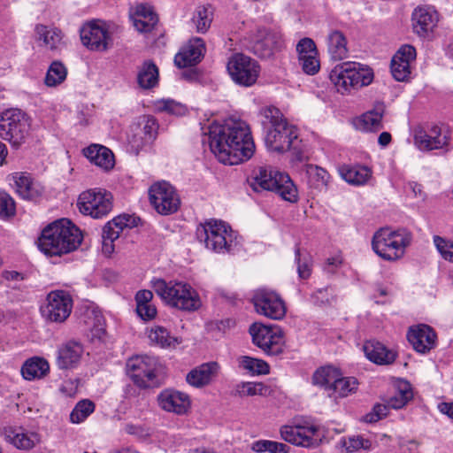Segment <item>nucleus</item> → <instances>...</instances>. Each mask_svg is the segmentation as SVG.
Wrapping results in <instances>:
<instances>
[{
    "label": "nucleus",
    "instance_id": "nucleus-25",
    "mask_svg": "<svg viewBox=\"0 0 453 453\" xmlns=\"http://www.w3.org/2000/svg\"><path fill=\"white\" fill-rule=\"evenodd\" d=\"M84 352L83 346L76 341H67L60 344L57 350L56 365L60 370L76 368Z\"/></svg>",
    "mask_w": 453,
    "mask_h": 453
},
{
    "label": "nucleus",
    "instance_id": "nucleus-51",
    "mask_svg": "<svg viewBox=\"0 0 453 453\" xmlns=\"http://www.w3.org/2000/svg\"><path fill=\"white\" fill-rule=\"evenodd\" d=\"M137 127H140V130L144 134L145 140L152 142L156 138L158 124L154 117L143 116Z\"/></svg>",
    "mask_w": 453,
    "mask_h": 453
},
{
    "label": "nucleus",
    "instance_id": "nucleus-42",
    "mask_svg": "<svg viewBox=\"0 0 453 453\" xmlns=\"http://www.w3.org/2000/svg\"><path fill=\"white\" fill-rule=\"evenodd\" d=\"M50 370L48 362L41 357H34L27 360L21 368L24 379L32 380L45 376Z\"/></svg>",
    "mask_w": 453,
    "mask_h": 453
},
{
    "label": "nucleus",
    "instance_id": "nucleus-50",
    "mask_svg": "<svg viewBox=\"0 0 453 453\" xmlns=\"http://www.w3.org/2000/svg\"><path fill=\"white\" fill-rule=\"evenodd\" d=\"M341 444L347 452H354L360 449L368 450L372 448V442L361 436H350L348 438H342L341 440Z\"/></svg>",
    "mask_w": 453,
    "mask_h": 453
},
{
    "label": "nucleus",
    "instance_id": "nucleus-47",
    "mask_svg": "<svg viewBox=\"0 0 453 453\" xmlns=\"http://www.w3.org/2000/svg\"><path fill=\"white\" fill-rule=\"evenodd\" d=\"M250 449L256 453H289L290 447L287 444L271 440H257L252 442Z\"/></svg>",
    "mask_w": 453,
    "mask_h": 453
},
{
    "label": "nucleus",
    "instance_id": "nucleus-41",
    "mask_svg": "<svg viewBox=\"0 0 453 453\" xmlns=\"http://www.w3.org/2000/svg\"><path fill=\"white\" fill-rule=\"evenodd\" d=\"M412 397L411 384L406 380H400L396 385L395 392L386 400V403L391 409L398 410L404 407Z\"/></svg>",
    "mask_w": 453,
    "mask_h": 453
},
{
    "label": "nucleus",
    "instance_id": "nucleus-60",
    "mask_svg": "<svg viewBox=\"0 0 453 453\" xmlns=\"http://www.w3.org/2000/svg\"><path fill=\"white\" fill-rule=\"evenodd\" d=\"M391 409L388 403H378L373 407L372 412L366 416V421L368 422H376L379 419L385 418L388 410Z\"/></svg>",
    "mask_w": 453,
    "mask_h": 453
},
{
    "label": "nucleus",
    "instance_id": "nucleus-38",
    "mask_svg": "<svg viewBox=\"0 0 453 453\" xmlns=\"http://www.w3.org/2000/svg\"><path fill=\"white\" fill-rule=\"evenodd\" d=\"M148 338L151 344L163 349L175 348L181 342V340L173 335L167 328L157 325L148 330Z\"/></svg>",
    "mask_w": 453,
    "mask_h": 453
},
{
    "label": "nucleus",
    "instance_id": "nucleus-36",
    "mask_svg": "<svg viewBox=\"0 0 453 453\" xmlns=\"http://www.w3.org/2000/svg\"><path fill=\"white\" fill-rule=\"evenodd\" d=\"M338 171L345 181L355 186L366 184L372 175L371 168L361 165H343Z\"/></svg>",
    "mask_w": 453,
    "mask_h": 453
},
{
    "label": "nucleus",
    "instance_id": "nucleus-56",
    "mask_svg": "<svg viewBox=\"0 0 453 453\" xmlns=\"http://www.w3.org/2000/svg\"><path fill=\"white\" fill-rule=\"evenodd\" d=\"M150 140L144 139V134L140 130V127H134L132 134L128 136V143L133 151L136 154L147 144L150 143Z\"/></svg>",
    "mask_w": 453,
    "mask_h": 453
},
{
    "label": "nucleus",
    "instance_id": "nucleus-14",
    "mask_svg": "<svg viewBox=\"0 0 453 453\" xmlns=\"http://www.w3.org/2000/svg\"><path fill=\"white\" fill-rule=\"evenodd\" d=\"M253 343L265 354L278 356L284 350L283 334L280 327L253 323L249 329Z\"/></svg>",
    "mask_w": 453,
    "mask_h": 453
},
{
    "label": "nucleus",
    "instance_id": "nucleus-61",
    "mask_svg": "<svg viewBox=\"0 0 453 453\" xmlns=\"http://www.w3.org/2000/svg\"><path fill=\"white\" fill-rule=\"evenodd\" d=\"M136 312L142 319L151 320L157 315V309L156 306L150 303L144 305H137Z\"/></svg>",
    "mask_w": 453,
    "mask_h": 453
},
{
    "label": "nucleus",
    "instance_id": "nucleus-43",
    "mask_svg": "<svg viewBox=\"0 0 453 453\" xmlns=\"http://www.w3.org/2000/svg\"><path fill=\"white\" fill-rule=\"evenodd\" d=\"M137 82L142 88L150 89L157 85L158 68L148 60L145 61L138 70Z\"/></svg>",
    "mask_w": 453,
    "mask_h": 453
},
{
    "label": "nucleus",
    "instance_id": "nucleus-27",
    "mask_svg": "<svg viewBox=\"0 0 453 453\" xmlns=\"http://www.w3.org/2000/svg\"><path fill=\"white\" fill-rule=\"evenodd\" d=\"M205 52L203 39L194 37L184 45L174 57V64L179 68L192 66L199 63Z\"/></svg>",
    "mask_w": 453,
    "mask_h": 453
},
{
    "label": "nucleus",
    "instance_id": "nucleus-16",
    "mask_svg": "<svg viewBox=\"0 0 453 453\" xmlns=\"http://www.w3.org/2000/svg\"><path fill=\"white\" fill-rule=\"evenodd\" d=\"M73 299L64 290H54L47 295L45 303L41 306V313L50 322L62 323L71 314Z\"/></svg>",
    "mask_w": 453,
    "mask_h": 453
},
{
    "label": "nucleus",
    "instance_id": "nucleus-44",
    "mask_svg": "<svg viewBox=\"0 0 453 453\" xmlns=\"http://www.w3.org/2000/svg\"><path fill=\"white\" fill-rule=\"evenodd\" d=\"M308 184L311 188L322 190L326 188L329 181V173L318 165H309L306 170Z\"/></svg>",
    "mask_w": 453,
    "mask_h": 453
},
{
    "label": "nucleus",
    "instance_id": "nucleus-30",
    "mask_svg": "<svg viewBox=\"0 0 453 453\" xmlns=\"http://www.w3.org/2000/svg\"><path fill=\"white\" fill-rule=\"evenodd\" d=\"M12 180L17 194L23 199L35 200L40 197L44 192V188L41 183L34 180L28 173H14L12 174Z\"/></svg>",
    "mask_w": 453,
    "mask_h": 453
},
{
    "label": "nucleus",
    "instance_id": "nucleus-19",
    "mask_svg": "<svg viewBox=\"0 0 453 453\" xmlns=\"http://www.w3.org/2000/svg\"><path fill=\"white\" fill-rule=\"evenodd\" d=\"M137 226V219L128 214H122L109 221L103 228V252L110 255L114 250L113 242L125 228H132Z\"/></svg>",
    "mask_w": 453,
    "mask_h": 453
},
{
    "label": "nucleus",
    "instance_id": "nucleus-13",
    "mask_svg": "<svg viewBox=\"0 0 453 453\" xmlns=\"http://www.w3.org/2000/svg\"><path fill=\"white\" fill-rule=\"evenodd\" d=\"M227 72L233 81L242 87L254 85L260 73V65L249 56L236 53L227 62Z\"/></svg>",
    "mask_w": 453,
    "mask_h": 453
},
{
    "label": "nucleus",
    "instance_id": "nucleus-62",
    "mask_svg": "<svg viewBox=\"0 0 453 453\" xmlns=\"http://www.w3.org/2000/svg\"><path fill=\"white\" fill-rule=\"evenodd\" d=\"M134 299L136 306L150 303L153 299V293L148 289L139 290L136 293Z\"/></svg>",
    "mask_w": 453,
    "mask_h": 453
},
{
    "label": "nucleus",
    "instance_id": "nucleus-55",
    "mask_svg": "<svg viewBox=\"0 0 453 453\" xmlns=\"http://www.w3.org/2000/svg\"><path fill=\"white\" fill-rule=\"evenodd\" d=\"M434 243L442 258L453 263V242L441 236H434Z\"/></svg>",
    "mask_w": 453,
    "mask_h": 453
},
{
    "label": "nucleus",
    "instance_id": "nucleus-34",
    "mask_svg": "<svg viewBox=\"0 0 453 453\" xmlns=\"http://www.w3.org/2000/svg\"><path fill=\"white\" fill-rule=\"evenodd\" d=\"M83 154L91 163L105 171H109L114 166L113 153L103 145L91 144L83 150Z\"/></svg>",
    "mask_w": 453,
    "mask_h": 453
},
{
    "label": "nucleus",
    "instance_id": "nucleus-57",
    "mask_svg": "<svg viewBox=\"0 0 453 453\" xmlns=\"http://www.w3.org/2000/svg\"><path fill=\"white\" fill-rule=\"evenodd\" d=\"M15 202L12 197L5 192H0V218H10L15 214Z\"/></svg>",
    "mask_w": 453,
    "mask_h": 453
},
{
    "label": "nucleus",
    "instance_id": "nucleus-26",
    "mask_svg": "<svg viewBox=\"0 0 453 453\" xmlns=\"http://www.w3.org/2000/svg\"><path fill=\"white\" fill-rule=\"evenodd\" d=\"M284 46L280 34L259 29L253 45L254 53L261 58H270Z\"/></svg>",
    "mask_w": 453,
    "mask_h": 453
},
{
    "label": "nucleus",
    "instance_id": "nucleus-4",
    "mask_svg": "<svg viewBox=\"0 0 453 453\" xmlns=\"http://www.w3.org/2000/svg\"><path fill=\"white\" fill-rule=\"evenodd\" d=\"M153 291L169 306L193 311L201 306V300L196 291L188 283L182 281H166L154 278L150 281Z\"/></svg>",
    "mask_w": 453,
    "mask_h": 453
},
{
    "label": "nucleus",
    "instance_id": "nucleus-39",
    "mask_svg": "<svg viewBox=\"0 0 453 453\" xmlns=\"http://www.w3.org/2000/svg\"><path fill=\"white\" fill-rule=\"evenodd\" d=\"M359 382L355 377H342V374L338 377L333 389L328 395L334 402L339 399L348 397L357 393Z\"/></svg>",
    "mask_w": 453,
    "mask_h": 453
},
{
    "label": "nucleus",
    "instance_id": "nucleus-63",
    "mask_svg": "<svg viewBox=\"0 0 453 453\" xmlns=\"http://www.w3.org/2000/svg\"><path fill=\"white\" fill-rule=\"evenodd\" d=\"M78 389V382L76 380H68L64 381L60 388V391L67 395V396H73L77 393Z\"/></svg>",
    "mask_w": 453,
    "mask_h": 453
},
{
    "label": "nucleus",
    "instance_id": "nucleus-58",
    "mask_svg": "<svg viewBox=\"0 0 453 453\" xmlns=\"http://www.w3.org/2000/svg\"><path fill=\"white\" fill-rule=\"evenodd\" d=\"M295 260L297 264V273L301 279H308L311 274V264L306 257L302 258L300 250L295 251Z\"/></svg>",
    "mask_w": 453,
    "mask_h": 453
},
{
    "label": "nucleus",
    "instance_id": "nucleus-45",
    "mask_svg": "<svg viewBox=\"0 0 453 453\" xmlns=\"http://www.w3.org/2000/svg\"><path fill=\"white\" fill-rule=\"evenodd\" d=\"M238 365L252 375L267 374L270 372L269 365L265 361L248 356L240 357Z\"/></svg>",
    "mask_w": 453,
    "mask_h": 453
},
{
    "label": "nucleus",
    "instance_id": "nucleus-2",
    "mask_svg": "<svg viewBox=\"0 0 453 453\" xmlns=\"http://www.w3.org/2000/svg\"><path fill=\"white\" fill-rule=\"evenodd\" d=\"M80 229L66 219L56 220L45 226L38 238V249L47 257H62L81 245Z\"/></svg>",
    "mask_w": 453,
    "mask_h": 453
},
{
    "label": "nucleus",
    "instance_id": "nucleus-17",
    "mask_svg": "<svg viewBox=\"0 0 453 453\" xmlns=\"http://www.w3.org/2000/svg\"><path fill=\"white\" fill-rule=\"evenodd\" d=\"M80 35L82 44L89 50L103 52L112 46L108 27L100 20L84 24L80 29Z\"/></svg>",
    "mask_w": 453,
    "mask_h": 453
},
{
    "label": "nucleus",
    "instance_id": "nucleus-33",
    "mask_svg": "<svg viewBox=\"0 0 453 453\" xmlns=\"http://www.w3.org/2000/svg\"><path fill=\"white\" fill-rule=\"evenodd\" d=\"M4 434L9 443L22 450L31 449L40 441L39 435L36 433L24 432L22 428L6 427Z\"/></svg>",
    "mask_w": 453,
    "mask_h": 453
},
{
    "label": "nucleus",
    "instance_id": "nucleus-53",
    "mask_svg": "<svg viewBox=\"0 0 453 453\" xmlns=\"http://www.w3.org/2000/svg\"><path fill=\"white\" fill-rule=\"evenodd\" d=\"M265 387L262 383L257 382H242L235 388L236 395L239 396H252L263 395Z\"/></svg>",
    "mask_w": 453,
    "mask_h": 453
},
{
    "label": "nucleus",
    "instance_id": "nucleus-23",
    "mask_svg": "<svg viewBox=\"0 0 453 453\" xmlns=\"http://www.w3.org/2000/svg\"><path fill=\"white\" fill-rule=\"evenodd\" d=\"M411 20L414 33L419 37H426L437 27L439 14L432 6H418L414 9Z\"/></svg>",
    "mask_w": 453,
    "mask_h": 453
},
{
    "label": "nucleus",
    "instance_id": "nucleus-6",
    "mask_svg": "<svg viewBox=\"0 0 453 453\" xmlns=\"http://www.w3.org/2000/svg\"><path fill=\"white\" fill-rule=\"evenodd\" d=\"M250 185L256 192L273 191L290 203H296L298 200L297 188L290 177L272 167H259L250 180Z\"/></svg>",
    "mask_w": 453,
    "mask_h": 453
},
{
    "label": "nucleus",
    "instance_id": "nucleus-37",
    "mask_svg": "<svg viewBox=\"0 0 453 453\" xmlns=\"http://www.w3.org/2000/svg\"><path fill=\"white\" fill-rule=\"evenodd\" d=\"M326 43L332 59L342 60L348 57L347 39L342 31L331 30L327 35Z\"/></svg>",
    "mask_w": 453,
    "mask_h": 453
},
{
    "label": "nucleus",
    "instance_id": "nucleus-10",
    "mask_svg": "<svg viewBox=\"0 0 453 453\" xmlns=\"http://www.w3.org/2000/svg\"><path fill=\"white\" fill-rule=\"evenodd\" d=\"M281 440L292 445L303 448H316L320 445L323 434L319 426L301 421L295 418L289 423L279 428Z\"/></svg>",
    "mask_w": 453,
    "mask_h": 453
},
{
    "label": "nucleus",
    "instance_id": "nucleus-3",
    "mask_svg": "<svg viewBox=\"0 0 453 453\" xmlns=\"http://www.w3.org/2000/svg\"><path fill=\"white\" fill-rule=\"evenodd\" d=\"M260 115L271 124L265 138L268 150L280 153L289 150L298 138L296 127L289 124L274 106L262 108Z\"/></svg>",
    "mask_w": 453,
    "mask_h": 453
},
{
    "label": "nucleus",
    "instance_id": "nucleus-5",
    "mask_svg": "<svg viewBox=\"0 0 453 453\" xmlns=\"http://www.w3.org/2000/svg\"><path fill=\"white\" fill-rule=\"evenodd\" d=\"M411 241V234L404 228L393 230L389 227H382L374 233L372 248L380 257L392 262L404 256Z\"/></svg>",
    "mask_w": 453,
    "mask_h": 453
},
{
    "label": "nucleus",
    "instance_id": "nucleus-18",
    "mask_svg": "<svg viewBox=\"0 0 453 453\" xmlns=\"http://www.w3.org/2000/svg\"><path fill=\"white\" fill-rule=\"evenodd\" d=\"M252 302L256 311L268 319L280 320L286 315L285 302L274 291L258 289L255 292Z\"/></svg>",
    "mask_w": 453,
    "mask_h": 453
},
{
    "label": "nucleus",
    "instance_id": "nucleus-15",
    "mask_svg": "<svg viewBox=\"0 0 453 453\" xmlns=\"http://www.w3.org/2000/svg\"><path fill=\"white\" fill-rule=\"evenodd\" d=\"M150 202L162 215H169L178 211L180 199L175 188L167 181H157L149 188Z\"/></svg>",
    "mask_w": 453,
    "mask_h": 453
},
{
    "label": "nucleus",
    "instance_id": "nucleus-52",
    "mask_svg": "<svg viewBox=\"0 0 453 453\" xmlns=\"http://www.w3.org/2000/svg\"><path fill=\"white\" fill-rule=\"evenodd\" d=\"M296 52L298 55V63L311 56L319 55L315 42L308 37H304L297 42Z\"/></svg>",
    "mask_w": 453,
    "mask_h": 453
},
{
    "label": "nucleus",
    "instance_id": "nucleus-24",
    "mask_svg": "<svg viewBox=\"0 0 453 453\" xmlns=\"http://www.w3.org/2000/svg\"><path fill=\"white\" fill-rule=\"evenodd\" d=\"M436 334L428 325L419 324L411 326L407 333V339L413 349L422 354L429 352L436 345Z\"/></svg>",
    "mask_w": 453,
    "mask_h": 453
},
{
    "label": "nucleus",
    "instance_id": "nucleus-28",
    "mask_svg": "<svg viewBox=\"0 0 453 453\" xmlns=\"http://www.w3.org/2000/svg\"><path fill=\"white\" fill-rule=\"evenodd\" d=\"M219 369L217 362L203 363L187 373L186 381L193 388H204L216 380Z\"/></svg>",
    "mask_w": 453,
    "mask_h": 453
},
{
    "label": "nucleus",
    "instance_id": "nucleus-32",
    "mask_svg": "<svg viewBox=\"0 0 453 453\" xmlns=\"http://www.w3.org/2000/svg\"><path fill=\"white\" fill-rule=\"evenodd\" d=\"M35 33V39L42 42V45L51 51L58 50L64 46V35L58 27L37 24Z\"/></svg>",
    "mask_w": 453,
    "mask_h": 453
},
{
    "label": "nucleus",
    "instance_id": "nucleus-8",
    "mask_svg": "<svg viewBox=\"0 0 453 453\" xmlns=\"http://www.w3.org/2000/svg\"><path fill=\"white\" fill-rule=\"evenodd\" d=\"M337 91L345 94L351 88L368 86L373 80V72L357 62H345L334 66L329 74Z\"/></svg>",
    "mask_w": 453,
    "mask_h": 453
},
{
    "label": "nucleus",
    "instance_id": "nucleus-7",
    "mask_svg": "<svg viewBox=\"0 0 453 453\" xmlns=\"http://www.w3.org/2000/svg\"><path fill=\"white\" fill-rule=\"evenodd\" d=\"M196 236L208 250L216 253L233 252L240 244L236 233L230 226L219 220H210L200 225L196 229Z\"/></svg>",
    "mask_w": 453,
    "mask_h": 453
},
{
    "label": "nucleus",
    "instance_id": "nucleus-29",
    "mask_svg": "<svg viewBox=\"0 0 453 453\" xmlns=\"http://www.w3.org/2000/svg\"><path fill=\"white\" fill-rule=\"evenodd\" d=\"M385 104L378 102L373 108L356 118L353 125L357 130L362 132H377L383 127L382 119L385 114Z\"/></svg>",
    "mask_w": 453,
    "mask_h": 453
},
{
    "label": "nucleus",
    "instance_id": "nucleus-49",
    "mask_svg": "<svg viewBox=\"0 0 453 453\" xmlns=\"http://www.w3.org/2000/svg\"><path fill=\"white\" fill-rule=\"evenodd\" d=\"M192 21L198 33H205L212 21V12L209 7L199 6L194 12Z\"/></svg>",
    "mask_w": 453,
    "mask_h": 453
},
{
    "label": "nucleus",
    "instance_id": "nucleus-11",
    "mask_svg": "<svg viewBox=\"0 0 453 453\" xmlns=\"http://www.w3.org/2000/svg\"><path fill=\"white\" fill-rule=\"evenodd\" d=\"M112 195L101 188H93L82 192L78 198L79 211L93 219H102L107 216L113 207Z\"/></svg>",
    "mask_w": 453,
    "mask_h": 453
},
{
    "label": "nucleus",
    "instance_id": "nucleus-21",
    "mask_svg": "<svg viewBox=\"0 0 453 453\" xmlns=\"http://www.w3.org/2000/svg\"><path fill=\"white\" fill-rule=\"evenodd\" d=\"M416 49L409 44L403 45L391 60V73L397 81H406L411 74L412 64L416 60Z\"/></svg>",
    "mask_w": 453,
    "mask_h": 453
},
{
    "label": "nucleus",
    "instance_id": "nucleus-9",
    "mask_svg": "<svg viewBox=\"0 0 453 453\" xmlns=\"http://www.w3.org/2000/svg\"><path fill=\"white\" fill-rule=\"evenodd\" d=\"M30 126L29 117L19 109H8L0 113V138L15 149L25 143Z\"/></svg>",
    "mask_w": 453,
    "mask_h": 453
},
{
    "label": "nucleus",
    "instance_id": "nucleus-31",
    "mask_svg": "<svg viewBox=\"0 0 453 453\" xmlns=\"http://www.w3.org/2000/svg\"><path fill=\"white\" fill-rule=\"evenodd\" d=\"M365 357L374 364L380 365H391L396 358V352L388 349L384 344L377 341H366L364 344Z\"/></svg>",
    "mask_w": 453,
    "mask_h": 453
},
{
    "label": "nucleus",
    "instance_id": "nucleus-46",
    "mask_svg": "<svg viewBox=\"0 0 453 453\" xmlns=\"http://www.w3.org/2000/svg\"><path fill=\"white\" fill-rule=\"evenodd\" d=\"M67 69L60 61H53L48 68L44 83L47 87H56L66 79Z\"/></svg>",
    "mask_w": 453,
    "mask_h": 453
},
{
    "label": "nucleus",
    "instance_id": "nucleus-22",
    "mask_svg": "<svg viewBox=\"0 0 453 453\" xmlns=\"http://www.w3.org/2000/svg\"><path fill=\"white\" fill-rule=\"evenodd\" d=\"M414 142L420 150H439L449 144V137L437 125L431 126L427 130L418 127L414 130Z\"/></svg>",
    "mask_w": 453,
    "mask_h": 453
},
{
    "label": "nucleus",
    "instance_id": "nucleus-40",
    "mask_svg": "<svg viewBox=\"0 0 453 453\" xmlns=\"http://www.w3.org/2000/svg\"><path fill=\"white\" fill-rule=\"evenodd\" d=\"M340 375L341 371L338 368L332 365L323 366L314 372L312 381L314 385L323 388L328 395Z\"/></svg>",
    "mask_w": 453,
    "mask_h": 453
},
{
    "label": "nucleus",
    "instance_id": "nucleus-1",
    "mask_svg": "<svg viewBox=\"0 0 453 453\" xmlns=\"http://www.w3.org/2000/svg\"><path fill=\"white\" fill-rule=\"evenodd\" d=\"M209 145L218 160L229 165L249 160L255 152L250 128L242 119H228L222 124H211Z\"/></svg>",
    "mask_w": 453,
    "mask_h": 453
},
{
    "label": "nucleus",
    "instance_id": "nucleus-20",
    "mask_svg": "<svg viewBox=\"0 0 453 453\" xmlns=\"http://www.w3.org/2000/svg\"><path fill=\"white\" fill-rule=\"evenodd\" d=\"M158 406L165 411L176 415H186L191 408V400L188 394L166 388L161 391L157 397Z\"/></svg>",
    "mask_w": 453,
    "mask_h": 453
},
{
    "label": "nucleus",
    "instance_id": "nucleus-54",
    "mask_svg": "<svg viewBox=\"0 0 453 453\" xmlns=\"http://www.w3.org/2000/svg\"><path fill=\"white\" fill-rule=\"evenodd\" d=\"M156 108L159 111H165L173 115H183L186 107L172 99H162L156 103Z\"/></svg>",
    "mask_w": 453,
    "mask_h": 453
},
{
    "label": "nucleus",
    "instance_id": "nucleus-64",
    "mask_svg": "<svg viewBox=\"0 0 453 453\" xmlns=\"http://www.w3.org/2000/svg\"><path fill=\"white\" fill-rule=\"evenodd\" d=\"M328 297L329 294L326 288L316 290L311 296L313 303L317 305H322L327 303Z\"/></svg>",
    "mask_w": 453,
    "mask_h": 453
},
{
    "label": "nucleus",
    "instance_id": "nucleus-48",
    "mask_svg": "<svg viewBox=\"0 0 453 453\" xmlns=\"http://www.w3.org/2000/svg\"><path fill=\"white\" fill-rule=\"evenodd\" d=\"M95 411V404L88 399H84L76 403L70 414V421L73 424H80L87 419Z\"/></svg>",
    "mask_w": 453,
    "mask_h": 453
},
{
    "label": "nucleus",
    "instance_id": "nucleus-59",
    "mask_svg": "<svg viewBox=\"0 0 453 453\" xmlns=\"http://www.w3.org/2000/svg\"><path fill=\"white\" fill-rule=\"evenodd\" d=\"M303 73L308 75H314L319 73L320 69V62L319 55H313L299 63Z\"/></svg>",
    "mask_w": 453,
    "mask_h": 453
},
{
    "label": "nucleus",
    "instance_id": "nucleus-12",
    "mask_svg": "<svg viewBox=\"0 0 453 453\" xmlns=\"http://www.w3.org/2000/svg\"><path fill=\"white\" fill-rule=\"evenodd\" d=\"M158 361L155 357L135 355L127 359L126 371L133 382L139 388L152 386L156 380Z\"/></svg>",
    "mask_w": 453,
    "mask_h": 453
},
{
    "label": "nucleus",
    "instance_id": "nucleus-35",
    "mask_svg": "<svg viewBox=\"0 0 453 453\" xmlns=\"http://www.w3.org/2000/svg\"><path fill=\"white\" fill-rule=\"evenodd\" d=\"M133 19L134 26L142 33L151 31L158 21L157 15L155 13L152 6L148 4H137Z\"/></svg>",
    "mask_w": 453,
    "mask_h": 453
}]
</instances>
